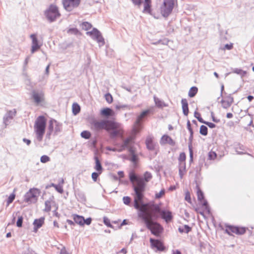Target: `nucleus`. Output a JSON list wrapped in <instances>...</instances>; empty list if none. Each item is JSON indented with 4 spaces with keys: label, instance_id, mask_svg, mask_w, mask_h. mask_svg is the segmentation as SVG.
I'll list each match as a JSON object with an SVG mask.
<instances>
[{
    "label": "nucleus",
    "instance_id": "obj_8",
    "mask_svg": "<svg viewBox=\"0 0 254 254\" xmlns=\"http://www.w3.org/2000/svg\"><path fill=\"white\" fill-rule=\"evenodd\" d=\"M138 128H133L132 130V134L124 141L123 143L118 150V152H122L124 150L129 146L130 143L133 141L134 139H135V134H137L138 132Z\"/></svg>",
    "mask_w": 254,
    "mask_h": 254
},
{
    "label": "nucleus",
    "instance_id": "obj_60",
    "mask_svg": "<svg viewBox=\"0 0 254 254\" xmlns=\"http://www.w3.org/2000/svg\"><path fill=\"white\" fill-rule=\"evenodd\" d=\"M189 148L190 152V162H192L193 159V151L190 145H189Z\"/></svg>",
    "mask_w": 254,
    "mask_h": 254
},
{
    "label": "nucleus",
    "instance_id": "obj_42",
    "mask_svg": "<svg viewBox=\"0 0 254 254\" xmlns=\"http://www.w3.org/2000/svg\"><path fill=\"white\" fill-rule=\"evenodd\" d=\"M67 33L69 34L77 35L79 32L77 28H72L67 30Z\"/></svg>",
    "mask_w": 254,
    "mask_h": 254
},
{
    "label": "nucleus",
    "instance_id": "obj_12",
    "mask_svg": "<svg viewBox=\"0 0 254 254\" xmlns=\"http://www.w3.org/2000/svg\"><path fill=\"white\" fill-rule=\"evenodd\" d=\"M145 144L147 149L150 151L155 150L157 143L154 140V137L151 135H149L146 137Z\"/></svg>",
    "mask_w": 254,
    "mask_h": 254
},
{
    "label": "nucleus",
    "instance_id": "obj_1",
    "mask_svg": "<svg viewBox=\"0 0 254 254\" xmlns=\"http://www.w3.org/2000/svg\"><path fill=\"white\" fill-rule=\"evenodd\" d=\"M135 208L138 210V216L144 221L147 229L154 235L159 236L163 231V228L158 223L153 221L155 214L160 211L159 206L156 204L141 203Z\"/></svg>",
    "mask_w": 254,
    "mask_h": 254
},
{
    "label": "nucleus",
    "instance_id": "obj_16",
    "mask_svg": "<svg viewBox=\"0 0 254 254\" xmlns=\"http://www.w3.org/2000/svg\"><path fill=\"white\" fill-rule=\"evenodd\" d=\"M233 101V98L230 96H228L221 100V103L222 107L227 109L231 106Z\"/></svg>",
    "mask_w": 254,
    "mask_h": 254
},
{
    "label": "nucleus",
    "instance_id": "obj_28",
    "mask_svg": "<svg viewBox=\"0 0 254 254\" xmlns=\"http://www.w3.org/2000/svg\"><path fill=\"white\" fill-rule=\"evenodd\" d=\"M45 128H36L35 130L37 138L39 141L42 140L43 136L45 133Z\"/></svg>",
    "mask_w": 254,
    "mask_h": 254
},
{
    "label": "nucleus",
    "instance_id": "obj_54",
    "mask_svg": "<svg viewBox=\"0 0 254 254\" xmlns=\"http://www.w3.org/2000/svg\"><path fill=\"white\" fill-rule=\"evenodd\" d=\"M124 204L128 205L130 202V198L129 196H124L123 198Z\"/></svg>",
    "mask_w": 254,
    "mask_h": 254
},
{
    "label": "nucleus",
    "instance_id": "obj_58",
    "mask_svg": "<svg viewBox=\"0 0 254 254\" xmlns=\"http://www.w3.org/2000/svg\"><path fill=\"white\" fill-rule=\"evenodd\" d=\"M185 200L187 201L189 203H191V198L190 195L189 191L186 192L185 194Z\"/></svg>",
    "mask_w": 254,
    "mask_h": 254
},
{
    "label": "nucleus",
    "instance_id": "obj_17",
    "mask_svg": "<svg viewBox=\"0 0 254 254\" xmlns=\"http://www.w3.org/2000/svg\"><path fill=\"white\" fill-rule=\"evenodd\" d=\"M160 143L161 145L169 144L170 145L174 146L175 142L168 135L164 134L161 138Z\"/></svg>",
    "mask_w": 254,
    "mask_h": 254
},
{
    "label": "nucleus",
    "instance_id": "obj_62",
    "mask_svg": "<svg viewBox=\"0 0 254 254\" xmlns=\"http://www.w3.org/2000/svg\"><path fill=\"white\" fill-rule=\"evenodd\" d=\"M92 219L91 218H88L86 219H84V225L86 224L87 225H89L91 223Z\"/></svg>",
    "mask_w": 254,
    "mask_h": 254
},
{
    "label": "nucleus",
    "instance_id": "obj_50",
    "mask_svg": "<svg viewBox=\"0 0 254 254\" xmlns=\"http://www.w3.org/2000/svg\"><path fill=\"white\" fill-rule=\"evenodd\" d=\"M233 47V44H226L223 48H222V50L223 51H225L226 50H231Z\"/></svg>",
    "mask_w": 254,
    "mask_h": 254
},
{
    "label": "nucleus",
    "instance_id": "obj_3",
    "mask_svg": "<svg viewBox=\"0 0 254 254\" xmlns=\"http://www.w3.org/2000/svg\"><path fill=\"white\" fill-rule=\"evenodd\" d=\"M176 2V0H163L160 3L159 9L156 10L159 13V18L160 15L168 17L172 13Z\"/></svg>",
    "mask_w": 254,
    "mask_h": 254
},
{
    "label": "nucleus",
    "instance_id": "obj_32",
    "mask_svg": "<svg viewBox=\"0 0 254 254\" xmlns=\"http://www.w3.org/2000/svg\"><path fill=\"white\" fill-rule=\"evenodd\" d=\"M198 89L196 87L193 86L190 88L189 91V96L192 98L197 93Z\"/></svg>",
    "mask_w": 254,
    "mask_h": 254
},
{
    "label": "nucleus",
    "instance_id": "obj_30",
    "mask_svg": "<svg viewBox=\"0 0 254 254\" xmlns=\"http://www.w3.org/2000/svg\"><path fill=\"white\" fill-rule=\"evenodd\" d=\"M191 230V227H190L188 225H185L183 227H179L178 229L180 233H188Z\"/></svg>",
    "mask_w": 254,
    "mask_h": 254
},
{
    "label": "nucleus",
    "instance_id": "obj_61",
    "mask_svg": "<svg viewBox=\"0 0 254 254\" xmlns=\"http://www.w3.org/2000/svg\"><path fill=\"white\" fill-rule=\"evenodd\" d=\"M200 133L203 135H207V128H200Z\"/></svg>",
    "mask_w": 254,
    "mask_h": 254
},
{
    "label": "nucleus",
    "instance_id": "obj_59",
    "mask_svg": "<svg viewBox=\"0 0 254 254\" xmlns=\"http://www.w3.org/2000/svg\"><path fill=\"white\" fill-rule=\"evenodd\" d=\"M130 160L133 163H136L137 160V157L135 154V153H133L131 155V157L130 159Z\"/></svg>",
    "mask_w": 254,
    "mask_h": 254
},
{
    "label": "nucleus",
    "instance_id": "obj_37",
    "mask_svg": "<svg viewBox=\"0 0 254 254\" xmlns=\"http://www.w3.org/2000/svg\"><path fill=\"white\" fill-rule=\"evenodd\" d=\"M179 175L182 179L183 177L184 173L186 171V165L179 164Z\"/></svg>",
    "mask_w": 254,
    "mask_h": 254
},
{
    "label": "nucleus",
    "instance_id": "obj_24",
    "mask_svg": "<svg viewBox=\"0 0 254 254\" xmlns=\"http://www.w3.org/2000/svg\"><path fill=\"white\" fill-rule=\"evenodd\" d=\"M73 219L75 223L79 224V225H84V217L77 214L73 215Z\"/></svg>",
    "mask_w": 254,
    "mask_h": 254
},
{
    "label": "nucleus",
    "instance_id": "obj_22",
    "mask_svg": "<svg viewBox=\"0 0 254 254\" xmlns=\"http://www.w3.org/2000/svg\"><path fill=\"white\" fill-rule=\"evenodd\" d=\"M161 217L166 222L170 221L172 218V213L169 211H162L161 213Z\"/></svg>",
    "mask_w": 254,
    "mask_h": 254
},
{
    "label": "nucleus",
    "instance_id": "obj_36",
    "mask_svg": "<svg viewBox=\"0 0 254 254\" xmlns=\"http://www.w3.org/2000/svg\"><path fill=\"white\" fill-rule=\"evenodd\" d=\"M178 160L179 162V164L186 165V154L184 152H182L180 154Z\"/></svg>",
    "mask_w": 254,
    "mask_h": 254
},
{
    "label": "nucleus",
    "instance_id": "obj_49",
    "mask_svg": "<svg viewBox=\"0 0 254 254\" xmlns=\"http://www.w3.org/2000/svg\"><path fill=\"white\" fill-rule=\"evenodd\" d=\"M23 222V217L22 216H19L16 222V225L18 227H21Z\"/></svg>",
    "mask_w": 254,
    "mask_h": 254
},
{
    "label": "nucleus",
    "instance_id": "obj_29",
    "mask_svg": "<svg viewBox=\"0 0 254 254\" xmlns=\"http://www.w3.org/2000/svg\"><path fill=\"white\" fill-rule=\"evenodd\" d=\"M72 113L74 115L78 114L80 111V107L77 103H74L72 105Z\"/></svg>",
    "mask_w": 254,
    "mask_h": 254
},
{
    "label": "nucleus",
    "instance_id": "obj_15",
    "mask_svg": "<svg viewBox=\"0 0 254 254\" xmlns=\"http://www.w3.org/2000/svg\"><path fill=\"white\" fill-rule=\"evenodd\" d=\"M32 96L34 102L37 104H38L40 102L44 101V94L43 92H38L37 91H34L32 92Z\"/></svg>",
    "mask_w": 254,
    "mask_h": 254
},
{
    "label": "nucleus",
    "instance_id": "obj_26",
    "mask_svg": "<svg viewBox=\"0 0 254 254\" xmlns=\"http://www.w3.org/2000/svg\"><path fill=\"white\" fill-rule=\"evenodd\" d=\"M94 159L95 161V166L94 167V169L97 172H99V173H102L103 168L98 157L95 156Z\"/></svg>",
    "mask_w": 254,
    "mask_h": 254
},
{
    "label": "nucleus",
    "instance_id": "obj_63",
    "mask_svg": "<svg viewBox=\"0 0 254 254\" xmlns=\"http://www.w3.org/2000/svg\"><path fill=\"white\" fill-rule=\"evenodd\" d=\"M12 116H8L7 117H6L4 120L5 125L6 126L8 125L7 122H8V120H12Z\"/></svg>",
    "mask_w": 254,
    "mask_h": 254
},
{
    "label": "nucleus",
    "instance_id": "obj_19",
    "mask_svg": "<svg viewBox=\"0 0 254 254\" xmlns=\"http://www.w3.org/2000/svg\"><path fill=\"white\" fill-rule=\"evenodd\" d=\"M150 242L151 245L157 248L158 250L160 251H164L165 248L163 246V243L158 240H154L152 238L150 239Z\"/></svg>",
    "mask_w": 254,
    "mask_h": 254
},
{
    "label": "nucleus",
    "instance_id": "obj_18",
    "mask_svg": "<svg viewBox=\"0 0 254 254\" xmlns=\"http://www.w3.org/2000/svg\"><path fill=\"white\" fill-rule=\"evenodd\" d=\"M100 114L104 117L108 118L115 116L116 113L112 109L109 108H105L100 111Z\"/></svg>",
    "mask_w": 254,
    "mask_h": 254
},
{
    "label": "nucleus",
    "instance_id": "obj_33",
    "mask_svg": "<svg viewBox=\"0 0 254 254\" xmlns=\"http://www.w3.org/2000/svg\"><path fill=\"white\" fill-rule=\"evenodd\" d=\"M152 178V176L151 173L148 171L145 172L144 174L143 178H142L143 179V182H148L151 180Z\"/></svg>",
    "mask_w": 254,
    "mask_h": 254
},
{
    "label": "nucleus",
    "instance_id": "obj_46",
    "mask_svg": "<svg viewBox=\"0 0 254 254\" xmlns=\"http://www.w3.org/2000/svg\"><path fill=\"white\" fill-rule=\"evenodd\" d=\"M234 72L237 74H240L242 76H244L247 74V72L246 71H244L241 69L236 68L234 70Z\"/></svg>",
    "mask_w": 254,
    "mask_h": 254
},
{
    "label": "nucleus",
    "instance_id": "obj_35",
    "mask_svg": "<svg viewBox=\"0 0 254 254\" xmlns=\"http://www.w3.org/2000/svg\"><path fill=\"white\" fill-rule=\"evenodd\" d=\"M235 150L237 152V153L239 154H242L244 153V146L242 145H241L240 144H238L235 145Z\"/></svg>",
    "mask_w": 254,
    "mask_h": 254
},
{
    "label": "nucleus",
    "instance_id": "obj_56",
    "mask_svg": "<svg viewBox=\"0 0 254 254\" xmlns=\"http://www.w3.org/2000/svg\"><path fill=\"white\" fill-rule=\"evenodd\" d=\"M131 1L134 5L139 7L140 6L142 3V0H131Z\"/></svg>",
    "mask_w": 254,
    "mask_h": 254
},
{
    "label": "nucleus",
    "instance_id": "obj_34",
    "mask_svg": "<svg viewBox=\"0 0 254 254\" xmlns=\"http://www.w3.org/2000/svg\"><path fill=\"white\" fill-rule=\"evenodd\" d=\"M87 33L89 34L94 39H95L98 36L101 34L99 31L95 29H93L91 32H87Z\"/></svg>",
    "mask_w": 254,
    "mask_h": 254
},
{
    "label": "nucleus",
    "instance_id": "obj_5",
    "mask_svg": "<svg viewBox=\"0 0 254 254\" xmlns=\"http://www.w3.org/2000/svg\"><path fill=\"white\" fill-rule=\"evenodd\" d=\"M40 194V190L36 188L30 189L24 196V201L29 204L35 203L37 201L38 196Z\"/></svg>",
    "mask_w": 254,
    "mask_h": 254
},
{
    "label": "nucleus",
    "instance_id": "obj_47",
    "mask_svg": "<svg viewBox=\"0 0 254 254\" xmlns=\"http://www.w3.org/2000/svg\"><path fill=\"white\" fill-rule=\"evenodd\" d=\"M155 102L156 105L158 107H163L165 106V103L158 99H155Z\"/></svg>",
    "mask_w": 254,
    "mask_h": 254
},
{
    "label": "nucleus",
    "instance_id": "obj_43",
    "mask_svg": "<svg viewBox=\"0 0 254 254\" xmlns=\"http://www.w3.org/2000/svg\"><path fill=\"white\" fill-rule=\"evenodd\" d=\"M216 157L217 154L215 152L211 151L208 153V159L209 160H213L216 158Z\"/></svg>",
    "mask_w": 254,
    "mask_h": 254
},
{
    "label": "nucleus",
    "instance_id": "obj_40",
    "mask_svg": "<svg viewBox=\"0 0 254 254\" xmlns=\"http://www.w3.org/2000/svg\"><path fill=\"white\" fill-rule=\"evenodd\" d=\"M45 208L44 211L46 212H49L51 209V201L50 200H46L45 202Z\"/></svg>",
    "mask_w": 254,
    "mask_h": 254
},
{
    "label": "nucleus",
    "instance_id": "obj_9",
    "mask_svg": "<svg viewBox=\"0 0 254 254\" xmlns=\"http://www.w3.org/2000/svg\"><path fill=\"white\" fill-rule=\"evenodd\" d=\"M154 113L153 107H150L149 109L142 111L140 114L137 116L135 123L138 125H140L143 123L147 118L150 115Z\"/></svg>",
    "mask_w": 254,
    "mask_h": 254
},
{
    "label": "nucleus",
    "instance_id": "obj_14",
    "mask_svg": "<svg viewBox=\"0 0 254 254\" xmlns=\"http://www.w3.org/2000/svg\"><path fill=\"white\" fill-rule=\"evenodd\" d=\"M30 38L32 39V46L31 52L32 54H33L36 51H38L40 48V45L38 44V41L36 37V35L35 34H31Z\"/></svg>",
    "mask_w": 254,
    "mask_h": 254
},
{
    "label": "nucleus",
    "instance_id": "obj_23",
    "mask_svg": "<svg viewBox=\"0 0 254 254\" xmlns=\"http://www.w3.org/2000/svg\"><path fill=\"white\" fill-rule=\"evenodd\" d=\"M242 122L244 126L248 127L251 126L253 124V120L251 117L249 116H246L242 118Z\"/></svg>",
    "mask_w": 254,
    "mask_h": 254
},
{
    "label": "nucleus",
    "instance_id": "obj_48",
    "mask_svg": "<svg viewBox=\"0 0 254 254\" xmlns=\"http://www.w3.org/2000/svg\"><path fill=\"white\" fill-rule=\"evenodd\" d=\"M14 193H11L8 197L7 200V205L8 206L10 203H12L15 198Z\"/></svg>",
    "mask_w": 254,
    "mask_h": 254
},
{
    "label": "nucleus",
    "instance_id": "obj_64",
    "mask_svg": "<svg viewBox=\"0 0 254 254\" xmlns=\"http://www.w3.org/2000/svg\"><path fill=\"white\" fill-rule=\"evenodd\" d=\"M60 254H69L65 248H63L61 249Z\"/></svg>",
    "mask_w": 254,
    "mask_h": 254
},
{
    "label": "nucleus",
    "instance_id": "obj_41",
    "mask_svg": "<svg viewBox=\"0 0 254 254\" xmlns=\"http://www.w3.org/2000/svg\"><path fill=\"white\" fill-rule=\"evenodd\" d=\"M105 98L106 101L109 104L112 103L113 101V96L110 93L106 94L105 95Z\"/></svg>",
    "mask_w": 254,
    "mask_h": 254
},
{
    "label": "nucleus",
    "instance_id": "obj_4",
    "mask_svg": "<svg viewBox=\"0 0 254 254\" xmlns=\"http://www.w3.org/2000/svg\"><path fill=\"white\" fill-rule=\"evenodd\" d=\"M45 15L50 22L55 21L61 16L59 7L55 4L50 5L49 7L45 10Z\"/></svg>",
    "mask_w": 254,
    "mask_h": 254
},
{
    "label": "nucleus",
    "instance_id": "obj_25",
    "mask_svg": "<svg viewBox=\"0 0 254 254\" xmlns=\"http://www.w3.org/2000/svg\"><path fill=\"white\" fill-rule=\"evenodd\" d=\"M182 109L184 115L187 116L189 113V108L188 101L186 99H183L181 101Z\"/></svg>",
    "mask_w": 254,
    "mask_h": 254
},
{
    "label": "nucleus",
    "instance_id": "obj_31",
    "mask_svg": "<svg viewBox=\"0 0 254 254\" xmlns=\"http://www.w3.org/2000/svg\"><path fill=\"white\" fill-rule=\"evenodd\" d=\"M64 182V181L62 179L61 181V182L58 185H56L55 187V190L60 193H62L64 191L63 187Z\"/></svg>",
    "mask_w": 254,
    "mask_h": 254
},
{
    "label": "nucleus",
    "instance_id": "obj_38",
    "mask_svg": "<svg viewBox=\"0 0 254 254\" xmlns=\"http://www.w3.org/2000/svg\"><path fill=\"white\" fill-rule=\"evenodd\" d=\"M81 26L83 30H88L91 29L92 25L90 23L87 22H84L81 24Z\"/></svg>",
    "mask_w": 254,
    "mask_h": 254
},
{
    "label": "nucleus",
    "instance_id": "obj_6",
    "mask_svg": "<svg viewBox=\"0 0 254 254\" xmlns=\"http://www.w3.org/2000/svg\"><path fill=\"white\" fill-rule=\"evenodd\" d=\"M143 8L142 12L149 14L153 16L155 18H159V13L156 10H152V0H144L143 2Z\"/></svg>",
    "mask_w": 254,
    "mask_h": 254
},
{
    "label": "nucleus",
    "instance_id": "obj_2",
    "mask_svg": "<svg viewBox=\"0 0 254 254\" xmlns=\"http://www.w3.org/2000/svg\"><path fill=\"white\" fill-rule=\"evenodd\" d=\"M129 178L131 182L136 183V185L133 186V189L135 192L134 207L137 208L140 204L139 202L141 201L143 198V193L145 190V184L142 178L137 177L133 172L129 173Z\"/></svg>",
    "mask_w": 254,
    "mask_h": 254
},
{
    "label": "nucleus",
    "instance_id": "obj_39",
    "mask_svg": "<svg viewBox=\"0 0 254 254\" xmlns=\"http://www.w3.org/2000/svg\"><path fill=\"white\" fill-rule=\"evenodd\" d=\"M81 136L85 139H89L91 136V133L88 131L84 130L81 133Z\"/></svg>",
    "mask_w": 254,
    "mask_h": 254
},
{
    "label": "nucleus",
    "instance_id": "obj_57",
    "mask_svg": "<svg viewBox=\"0 0 254 254\" xmlns=\"http://www.w3.org/2000/svg\"><path fill=\"white\" fill-rule=\"evenodd\" d=\"M22 254H37L35 251L28 248L26 251H24Z\"/></svg>",
    "mask_w": 254,
    "mask_h": 254
},
{
    "label": "nucleus",
    "instance_id": "obj_11",
    "mask_svg": "<svg viewBox=\"0 0 254 254\" xmlns=\"http://www.w3.org/2000/svg\"><path fill=\"white\" fill-rule=\"evenodd\" d=\"M196 189L198 200L201 202L202 205L204 207L205 211L208 213H209L210 212V209L208 206L207 201L204 199V195L203 192L201 190L198 186H197Z\"/></svg>",
    "mask_w": 254,
    "mask_h": 254
},
{
    "label": "nucleus",
    "instance_id": "obj_44",
    "mask_svg": "<svg viewBox=\"0 0 254 254\" xmlns=\"http://www.w3.org/2000/svg\"><path fill=\"white\" fill-rule=\"evenodd\" d=\"M165 190L162 189L160 190L159 192H157L155 193V197L156 199H159L162 197L165 194Z\"/></svg>",
    "mask_w": 254,
    "mask_h": 254
},
{
    "label": "nucleus",
    "instance_id": "obj_13",
    "mask_svg": "<svg viewBox=\"0 0 254 254\" xmlns=\"http://www.w3.org/2000/svg\"><path fill=\"white\" fill-rule=\"evenodd\" d=\"M110 133L111 137H116L117 136H123V130L120 128H105Z\"/></svg>",
    "mask_w": 254,
    "mask_h": 254
},
{
    "label": "nucleus",
    "instance_id": "obj_21",
    "mask_svg": "<svg viewBox=\"0 0 254 254\" xmlns=\"http://www.w3.org/2000/svg\"><path fill=\"white\" fill-rule=\"evenodd\" d=\"M44 223V218H40L38 219H35L33 222L34 225V231L36 232L37 230L40 228Z\"/></svg>",
    "mask_w": 254,
    "mask_h": 254
},
{
    "label": "nucleus",
    "instance_id": "obj_7",
    "mask_svg": "<svg viewBox=\"0 0 254 254\" xmlns=\"http://www.w3.org/2000/svg\"><path fill=\"white\" fill-rule=\"evenodd\" d=\"M81 0H63L64 8L67 11H71L79 6Z\"/></svg>",
    "mask_w": 254,
    "mask_h": 254
},
{
    "label": "nucleus",
    "instance_id": "obj_10",
    "mask_svg": "<svg viewBox=\"0 0 254 254\" xmlns=\"http://www.w3.org/2000/svg\"><path fill=\"white\" fill-rule=\"evenodd\" d=\"M226 232L229 235L233 236L234 234L242 235L246 232V229L244 227H239L233 226H226Z\"/></svg>",
    "mask_w": 254,
    "mask_h": 254
},
{
    "label": "nucleus",
    "instance_id": "obj_51",
    "mask_svg": "<svg viewBox=\"0 0 254 254\" xmlns=\"http://www.w3.org/2000/svg\"><path fill=\"white\" fill-rule=\"evenodd\" d=\"M103 221H104V224L107 227H112V225L111 224L110 220L108 218L104 217L103 218Z\"/></svg>",
    "mask_w": 254,
    "mask_h": 254
},
{
    "label": "nucleus",
    "instance_id": "obj_52",
    "mask_svg": "<svg viewBox=\"0 0 254 254\" xmlns=\"http://www.w3.org/2000/svg\"><path fill=\"white\" fill-rule=\"evenodd\" d=\"M95 40H96L99 44H104V40L101 35L98 36Z\"/></svg>",
    "mask_w": 254,
    "mask_h": 254
},
{
    "label": "nucleus",
    "instance_id": "obj_20",
    "mask_svg": "<svg viewBox=\"0 0 254 254\" xmlns=\"http://www.w3.org/2000/svg\"><path fill=\"white\" fill-rule=\"evenodd\" d=\"M47 120L43 116L37 118L35 122V127H45Z\"/></svg>",
    "mask_w": 254,
    "mask_h": 254
},
{
    "label": "nucleus",
    "instance_id": "obj_55",
    "mask_svg": "<svg viewBox=\"0 0 254 254\" xmlns=\"http://www.w3.org/2000/svg\"><path fill=\"white\" fill-rule=\"evenodd\" d=\"M58 126L57 122L55 120L51 119L49 121V127H54Z\"/></svg>",
    "mask_w": 254,
    "mask_h": 254
},
{
    "label": "nucleus",
    "instance_id": "obj_27",
    "mask_svg": "<svg viewBox=\"0 0 254 254\" xmlns=\"http://www.w3.org/2000/svg\"><path fill=\"white\" fill-rule=\"evenodd\" d=\"M75 195L78 200L81 202L85 201L86 198L84 193L82 191L79 190H77L75 191Z\"/></svg>",
    "mask_w": 254,
    "mask_h": 254
},
{
    "label": "nucleus",
    "instance_id": "obj_53",
    "mask_svg": "<svg viewBox=\"0 0 254 254\" xmlns=\"http://www.w3.org/2000/svg\"><path fill=\"white\" fill-rule=\"evenodd\" d=\"M101 173H99V172H93L92 174V178L94 182H96L97 181V178L98 177L99 175H100Z\"/></svg>",
    "mask_w": 254,
    "mask_h": 254
},
{
    "label": "nucleus",
    "instance_id": "obj_45",
    "mask_svg": "<svg viewBox=\"0 0 254 254\" xmlns=\"http://www.w3.org/2000/svg\"><path fill=\"white\" fill-rule=\"evenodd\" d=\"M50 158L47 155H43L41 157L40 161L43 163H46L50 161Z\"/></svg>",
    "mask_w": 254,
    "mask_h": 254
}]
</instances>
